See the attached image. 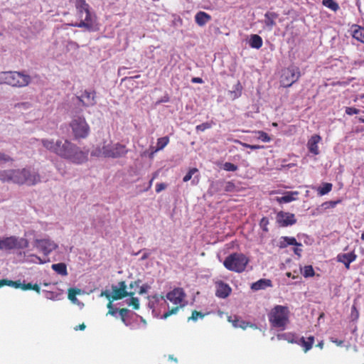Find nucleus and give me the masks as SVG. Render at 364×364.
I'll return each instance as SVG.
<instances>
[{
  "mask_svg": "<svg viewBox=\"0 0 364 364\" xmlns=\"http://www.w3.org/2000/svg\"><path fill=\"white\" fill-rule=\"evenodd\" d=\"M211 127H212V122H204L199 125H197L196 127V129L198 132H203L205 129L211 128Z\"/></svg>",
  "mask_w": 364,
  "mask_h": 364,
  "instance_id": "40",
  "label": "nucleus"
},
{
  "mask_svg": "<svg viewBox=\"0 0 364 364\" xmlns=\"http://www.w3.org/2000/svg\"><path fill=\"white\" fill-rule=\"evenodd\" d=\"M268 225H269L268 218L266 217H263L259 222L260 228L262 229L263 231L267 232L268 231V228H267Z\"/></svg>",
  "mask_w": 364,
  "mask_h": 364,
  "instance_id": "45",
  "label": "nucleus"
},
{
  "mask_svg": "<svg viewBox=\"0 0 364 364\" xmlns=\"http://www.w3.org/2000/svg\"><path fill=\"white\" fill-rule=\"evenodd\" d=\"M282 240L279 246L281 248L286 247L288 245L301 246V244L299 243L293 237H282Z\"/></svg>",
  "mask_w": 364,
  "mask_h": 364,
  "instance_id": "25",
  "label": "nucleus"
},
{
  "mask_svg": "<svg viewBox=\"0 0 364 364\" xmlns=\"http://www.w3.org/2000/svg\"><path fill=\"white\" fill-rule=\"evenodd\" d=\"M80 290L77 289H70L68 290V299L72 301H75L77 300L76 295L80 293Z\"/></svg>",
  "mask_w": 364,
  "mask_h": 364,
  "instance_id": "38",
  "label": "nucleus"
},
{
  "mask_svg": "<svg viewBox=\"0 0 364 364\" xmlns=\"http://www.w3.org/2000/svg\"><path fill=\"white\" fill-rule=\"evenodd\" d=\"M21 289L24 291L33 290V291H36L38 294H39L41 292V288L37 284H32L31 283L23 284L22 287H21Z\"/></svg>",
  "mask_w": 364,
  "mask_h": 364,
  "instance_id": "33",
  "label": "nucleus"
},
{
  "mask_svg": "<svg viewBox=\"0 0 364 364\" xmlns=\"http://www.w3.org/2000/svg\"><path fill=\"white\" fill-rule=\"evenodd\" d=\"M359 318V311L354 304L351 307L350 318L352 321H357Z\"/></svg>",
  "mask_w": 364,
  "mask_h": 364,
  "instance_id": "39",
  "label": "nucleus"
},
{
  "mask_svg": "<svg viewBox=\"0 0 364 364\" xmlns=\"http://www.w3.org/2000/svg\"><path fill=\"white\" fill-rule=\"evenodd\" d=\"M223 188L225 192L233 193L237 191V186L232 181H226L223 183Z\"/></svg>",
  "mask_w": 364,
  "mask_h": 364,
  "instance_id": "35",
  "label": "nucleus"
},
{
  "mask_svg": "<svg viewBox=\"0 0 364 364\" xmlns=\"http://www.w3.org/2000/svg\"><path fill=\"white\" fill-rule=\"evenodd\" d=\"M283 337L285 338L288 341V342L291 343H299V341L296 339V337L294 334L288 333V334H283Z\"/></svg>",
  "mask_w": 364,
  "mask_h": 364,
  "instance_id": "44",
  "label": "nucleus"
},
{
  "mask_svg": "<svg viewBox=\"0 0 364 364\" xmlns=\"http://www.w3.org/2000/svg\"><path fill=\"white\" fill-rule=\"evenodd\" d=\"M301 246H296L294 248V252L298 255L299 257L301 256V253L302 252V250L301 248L300 247Z\"/></svg>",
  "mask_w": 364,
  "mask_h": 364,
  "instance_id": "55",
  "label": "nucleus"
},
{
  "mask_svg": "<svg viewBox=\"0 0 364 364\" xmlns=\"http://www.w3.org/2000/svg\"><path fill=\"white\" fill-rule=\"evenodd\" d=\"M191 82H192L193 83H200V84H201V83H203V79H202V78H200V77H193V78L191 79Z\"/></svg>",
  "mask_w": 364,
  "mask_h": 364,
  "instance_id": "56",
  "label": "nucleus"
},
{
  "mask_svg": "<svg viewBox=\"0 0 364 364\" xmlns=\"http://www.w3.org/2000/svg\"><path fill=\"white\" fill-rule=\"evenodd\" d=\"M85 323H81L78 326H76L74 329L75 331H78V330H80V331H83L85 328Z\"/></svg>",
  "mask_w": 364,
  "mask_h": 364,
  "instance_id": "57",
  "label": "nucleus"
},
{
  "mask_svg": "<svg viewBox=\"0 0 364 364\" xmlns=\"http://www.w3.org/2000/svg\"><path fill=\"white\" fill-rule=\"evenodd\" d=\"M113 295L112 296V300L122 299L127 296H134L135 291L128 292L127 291V284L124 281L119 282V287L112 286Z\"/></svg>",
  "mask_w": 364,
  "mask_h": 364,
  "instance_id": "13",
  "label": "nucleus"
},
{
  "mask_svg": "<svg viewBox=\"0 0 364 364\" xmlns=\"http://www.w3.org/2000/svg\"><path fill=\"white\" fill-rule=\"evenodd\" d=\"M204 315L196 310L193 311L191 316L188 318V320L197 321L198 317L203 318Z\"/></svg>",
  "mask_w": 364,
  "mask_h": 364,
  "instance_id": "48",
  "label": "nucleus"
},
{
  "mask_svg": "<svg viewBox=\"0 0 364 364\" xmlns=\"http://www.w3.org/2000/svg\"><path fill=\"white\" fill-rule=\"evenodd\" d=\"M148 288H149L148 285H143V286L140 287L138 293L139 294H144L146 293Z\"/></svg>",
  "mask_w": 364,
  "mask_h": 364,
  "instance_id": "53",
  "label": "nucleus"
},
{
  "mask_svg": "<svg viewBox=\"0 0 364 364\" xmlns=\"http://www.w3.org/2000/svg\"><path fill=\"white\" fill-rule=\"evenodd\" d=\"M211 20V16L204 11H198L195 16L196 23L199 26H205L208 22Z\"/></svg>",
  "mask_w": 364,
  "mask_h": 364,
  "instance_id": "20",
  "label": "nucleus"
},
{
  "mask_svg": "<svg viewBox=\"0 0 364 364\" xmlns=\"http://www.w3.org/2000/svg\"><path fill=\"white\" fill-rule=\"evenodd\" d=\"M331 341L334 343H336L337 346H342L343 343V341H341V340H338V339H335L333 340V338L331 339Z\"/></svg>",
  "mask_w": 364,
  "mask_h": 364,
  "instance_id": "59",
  "label": "nucleus"
},
{
  "mask_svg": "<svg viewBox=\"0 0 364 364\" xmlns=\"http://www.w3.org/2000/svg\"><path fill=\"white\" fill-rule=\"evenodd\" d=\"M76 9L80 22L72 23L73 27L83 28L89 31L97 30L96 16L90 11V6L85 0H77Z\"/></svg>",
  "mask_w": 364,
  "mask_h": 364,
  "instance_id": "2",
  "label": "nucleus"
},
{
  "mask_svg": "<svg viewBox=\"0 0 364 364\" xmlns=\"http://www.w3.org/2000/svg\"><path fill=\"white\" fill-rule=\"evenodd\" d=\"M323 345H324V343L323 341H320L317 345L316 346L318 347L319 348H323Z\"/></svg>",
  "mask_w": 364,
  "mask_h": 364,
  "instance_id": "62",
  "label": "nucleus"
},
{
  "mask_svg": "<svg viewBox=\"0 0 364 364\" xmlns=\"http://www.w3.org/2000/svg\"><path fill=\"white\" fill-rule=\"evenodd\" d=\"M41 182V176L36 172H31L28 170V174L26 176L25 183L28 186H34Z\"/></svg>",
  "mask_w": 364,
  "mask_h": 364,
  "instance_id": "22",
  "label": "nucleus"
},
{
  "mask_svg": "<svg viewBox=\"0 0 364 364\" xmlns=\"http://www.w3.org/2000/svg\"><path fill=\"white\" fill-rule=\"evenodd\" d=\"M140 283H141V280L140 279H138L136 281L132 282L129 284V288L130 289H133V288H135V287H139Z\"/></svg>",
  "mask_w": 364,
  "mask_h": 364,
  "instance_id": "54",
  "label": "nucleus"
},
{
  "mask_svg": "<svg viewBox=\"0 0 364 364\" xmlns=\"http://www.w3.org/2000/svg\"><path fill=\"white\" fill-rule=\"evenodd\" d=\"M1 282H4V286L7 285L10 287H13L14 288H21L22 287V284H21L20 281H12L9 279H1Z\"/></svg>",
  "mask_w": 364,
  "mask_h": 364,
  "instance_id": "36",
  "label": "nucleus"
},
{
  "mask_svg": "<svg viewBox=\"0 0 364 364\" xmlns=\"http://www.w3.org/2000/svg\"><path fill=\"white\" fill-rule=\"evenodd\" d=\"M169 143L168 136H164L157 139L156 151L162 150Z\"/></svg>",
  "mask_w": 364,
  "mask_h": 364,
  "instance_id": "31",
  "label": "nucleus"
},
{
  "mask_svg": "<svg viewBox=\"0 0 364 364\" xmlns=\"http://www.w3.org/2000/svg\"><path fill=\"white\" fill-rule=\"evenodd\" d=\"M314 343V337L313 336H310L306 338L301 337L299 340L298 344L300 345L303 348L304 351L306 353L312 348Z\"/></svg>",
  "mask_w": 364,
  "mask_h": 364,
  "instance_id": "21",
  "label": "nucleus"
},
{
  "mask_svg": "<svg viewBox=\"0 0 364 364\" xmlns=\"http://www.w3.org/2000/svg\"><path fill=\"white\" fill-rule=\"evenodd\" d=\"M272 281L267 279H260L259 280L254 282L251 285V289L254 291L260 289H265L267 287H272Z\"/></svg>",
  "mask_w": 364,
  "mask_h": 364,
  "instance_id": "19",
  "label": "nucleus"
},
{
  "mask_svg": "<svg viewBox=\"0 0 364 364\" xmlns=\"http://www.w3.org/2000/svg\"><path fill=\"white\" fill-rule=\"evenodd\" d=\"M129 312V310L127 309H120L119 310V314L121 316V319L122 321V322L125 323L126 322V316H127V314Z\"/></svg>",
  "mask_w": 364,
  "mask_h": 364,
  "instance_id": "50",
  "label": "nucleus"
},
{
  "mask_svg": "<svg viewBox=\"0 0 364 364\" xmlns=\"http://www.w3.org/2000/svg\"><path fill=\"white\" fill-rule=\"evenodd\" d=\"M257 134H258V139L264 142H269L271 141V137L266 132L263 131H258L257 132Z\"/></svg>",
  "mask_w": 364,
  "mask_h": 364,
  "instance_id": "37",
  "label": "nucleus"
},
{
  "mask_svg": "<svg viewBox=\"0 0 364 364\" xmlns=\"http://www.w3.org/2000/svg\"><path fill=\"white\" fill-rule=\"evenodd\" d=\"M28 174V169H12V182L17 184H24L26 176Z\"/></svg>",
  "mask_w": 364,
  "mask_h": 364,
  "instance_id": "16",
  "label": "nucleus"
},
{
  "mask_svg": "<svg viewBox=\"0 0 364 364\" xmlns=\"http://www.w3.org/2000/svg\"><path fill=\"white\" fill-rule=\"evenodd\" d=\"M276 219L281 227H287L296 223L294 214L288 212L279 211L277 214Z\"/></svg>",
  "mask_w": 364,
  "mask_h": 364,
  "instance_id": "12",
  "label": "nucleus"
},
{
  "mask_svg": "<svg viewBox=\"0 0 364 364\" xmlns=\"http://www.w3.org/2000/svg\"><path fill=\"white\" fill-rule=\"evenodd\" d=\"M289 311L288 307L282 305L275 306L268 314L271 326L280 330L285 329L289 321Z\"/></svg>",
  "mask_w": 364,
  "mask_h": 364,
  "instance_id": "4",
  "label": "nucleus"
},
{
  "mask_svg": "<svg viewBox=\"0 0 364 364\" xmlns=\"http://www.w3.org/2000/svg\"><path fill=\"white\" fill-rule=\"evenodd\" d=\"M149 253H148V252H145V253H144V255H142V257H141V259H142V260H144V259H146L149 258Z\"/></svg>",
  "mask_w": 364,
  "mask_h": 364,
  "instance_id": "61",
  "label": "nucleus"
},
{
  "mask_svg": "<svg viewBox=\"0 0 364 364\" xmlns=\"http://www.w3.org/2000/svg\"><path fill=\"white\" fill-rule=\"evenodd\" d=\"M264 23L265 25L272 28L274 26L276 25L275 20L278 18V14L275 12H267L264 14Z\"/></svg>",
  "mask_w": 364,
  "mask_h": 364,
  "instance_id": "23",
  "label": "nucleus"
},
{
  "mask_svg": "<svg viewBox=\"0 0 364 364\" xmlns=\"http://www.w3.org/2000/svg\"><path fill=\"white\" fill-rule=\"evenodd\" d=\"M336 258L338 262L345 265L346 269H349L350 263L356 259L357 255L354 252H350L348 253L338 254Z\"/></svg>",
  "mask_w": 364,
  "mask_h": 364,
  "instance_id": "17",
  "label": "nucleus"
},
{
  "mask_svg": "<svg viewBox=\"0 0 364 364\" xmlns=\"http://www.w3.org/2000/svg\"><path fill=\"white\" fill-rule=\"evenodd\" d=\"M198 168H191V169L188 171V172L186 174V176L183 177V181L184 182H187V181H190V180L191 179V178H192L193 175L194 173H196V172H198Z\"/></svg>",
  "mask_w": 364,
  "mask_h": 364,
  "instance_id": "41",
  "label": "nucleus"
},
{
  "mask_svg": "<svg viewBox=\"0 0 364 364\" xmlns=\"http://www.w3.org/2000/svg\"><path fill=\"white\" fill-rule=\"evenodd\" d=\"M301 77L300 69L295 65H290L282 69L280 84L284 87H289L297 82Z\"/></svg>",
  "mask_w": 364,
  "mask_h": 364,
  "instance_id": "9",
  "label": "nucleus"
},
{
  "mask_svg": "<svg viewBox=\"0 0 364 364\" xmlns=\"http://www.w3.org/2000/svg\"><path fill=\"white\" fill-rule=\"evenodd\" d=\"M51 268L58 274L62 276L68 275L67 267L65 263H57L52 264Z\"/></svg>",
  "mask_w": 364,
  "mask_h": 364,
  "instance_id": "27",
  "label": "nucleus"
},
{
  "mask_svg": "<svg viewBox=\"0 0 364 364\" xmlns=\"http://www.w3.org/2000/svg\"><path fill=\"white\" fill-rule=\"evenodd\" d=\"M156 178V175H154L152 178L149 181V188H151V186H152V183L154 180V178Z\"/></svg>",
  "mask_w": 364,
  "mask_h": 364,
  "instance_id": "63",
  "label": "nucleus"
},
{
  "mask_svg": "<svg viewBox=\"0 0 364 364\" xmlns=\"http://www.w3.org/2000/svg\"><path fill=\"white\" fill-rule=\"evenodd\" d=\"M28 246V241L25 238H18L15 236L0 239V250H11L14 249H23Z\"/></svg>",
  "mask_w": 364,
  "mask_h": 364,
  "instance_id": "10",
  "label": "nucleus"
},
{
  "mask_svg": "<svg viewBox=\"0 0 364 364\" xmlns=\"http://www.w3.org/2000/svg\"><path fill=\"white\" fill-rule=\"evenodd\" d=\"M358 119L360 122L364 123V117L363 116L358 117Z\"/></svg>",
  "mask_w": 364,
  "mask_h": 364,
  "instance_id": "64",
  "label": "nucleus"
},
{
  "mask_svg": "<svg viewBox=\"0 0 364 364\" xmlns=\"http://www.w3.org/2000/svg\"><path fill=\"white\" fill-rule=\"evenodd\" d=\"M237 142H239L243 147L249 148V149H253V150L261 149L264 148V146H261V145H251V144H247V143H244V142H241V141H237Z\"/></svg>",
  "mask_w": 364,
  "mask_h": 364,
  "instance_id": "47",
  "label": "nucleus"
},
{
  "mask_svg": "<svg viewBox=\"0 0 364 364\" xmlns=\"http://www.w3.org/2000/svg\"><path fill=\"white\" fill-rule=\"evenodd\" d=\"M13 161L12 158H11L9 156L0 152V161L8 162V161Z\"/></svg>",
  "mask_w": 364,
  "mask_h": 364,
  "instance_id": "51",
  "label": "nucleus"
},
{
  "mask_svg": "<svg viewBox=\"0 0 364 364\" xmlns=\"http://www.w3.org/2000/svg\"><path fill=\"white\" fill-rule=\"evenodd\" d=\"M132 298L130 299V301L128 303L129 306H132L134 309H139V299L136 297H134L133 296H131Z\"/></svg>",
  "mask_w": 364,
  "mask_h": 364,
  "instance_id": "42",
  "label": "nucleus"
},
{
  "mask_svg": "<svg viewBox=\"0 0 364 364\" xmlns=\"http://www.w3.org/2000/svg\"><path fill=\"white\" fill-rule=\"evenodd\" d=\"M166 186H167L166 184H165L164 183H157L156 186V192L160 193L163 190L166 189Z\"/></svg>",
  "mask_w": 364,
  "mask_h": 364,
  "instance_id": "52",
  "label": "nucleus"
},
{
  "mask_svg": "<svg viewBox=\"0 0 364 364\" xmlns=\"http://www.w3.org/2000/svg\"><path fill=\"white\" fill-rule=\"evenodd\" d=\"M185 296L186 294L182 288H175L173 290L168 292L166 294V298L171 302L175 304L176 306L164 313L162 317L164 318H167L168 316L173 314H176L179 310L180 307L183 306L182 302L184 300Z\"/></svg>",
  "mask_w": 364,
  "mask_h": 364,
  "instance_id": "8",
  "label": "nucleus"
},
{
  "mask_svg": "<svg viewBox=\"0 0 364 364\" xmlns=\"http://www.w3.org/2000/svg\"><path fill=\"white\" fill-rule=\"evenodd\" d=\"M345 112L348 115L357 114L360 112V110L355 107H346L345 108Z\"/></svg>",
  "mask_w": 364,
  "mask_h": 364,
  "instance_id": "46",
  "label": "nucleus"
},
{
  "mask_svg": "<svg viewBox=\"0 0 364 364\" xmlns=\"http://www.w3.org/2000/svg\"><path fill=\"white\" fill-rule=\"evenodd\" d=\"M263 44L262 38L257 34L251 35L249 45L251 48L259 49Z\"/></svg>",
  "mask_w": 364,
  "mask_h": 364,
  "instance_id": "24",
  "label": "nucleus"
},
{
  "mask_svg": "<svg viewBox=\"0 0 364 364\" xmlns=\"http://www.w3.org/2000/svg\"><path fill=\"white\" fill-rule=\"evenodd\" d=\"M41 141L49 151L74 164H81L88 159V151L81 150L76 144L68 139L54 141L53 139H43Z\"/></svg>",
  "mask_w": 364,
  "mask_h": 364,
  "instance_id": "1",
  "label": "nucleus"
},
{
  "mask_svg": "<svg viewBox=\"0 0 364 364\" xmlns=\"http://www.w3.org/2000/svg\"><path fill=\"white\" fill-rule=\"evenodd\" d=\"M101 296H106L109 299L110 298V294H109V293L107 291H102L101 293Z\"/></svg>",
  "mask_w": 364,
  "mask_h": 364,
  "instance_id": "60",
  "label": "nucleus"
},
{
  "mask_svg": "<svg viewBox=\"0 0 364 364\" xmlns=\"http://www.w3.org/2000/svg\"><path fill=\"white\" fill-rule=\"evenodd\" d=\"M322 4L333 11H337L339 9L338 4L334 0H322Z\"/></svg>",
  "mask_w": 364,
  "mask_h": 364,
  "instance_id": "29",
  "label": "nucleus"
},
{
  "mask_svg": "<svg viewBox=\"0 0 364 364\" xmlns=\"http://www.w3.org/2000/svg\"><path fill=\"white\" fill-rule=\"evenodd\" d=\"M321 138L319 135L315 134L313 135L309 140L308 141V149L309 151L315 155H318L319 154V150L318 147V144L321 141Z\"/></svg>",
  "mask_w": 364,
  "mask_h": 364,
  "instance_id": "18",
  "label": "nucleus"
},
{
  "mask_svg": "<svg viewBox=\"0 0 364 364\" xmlns=\"http://www.w3.org/2000/svg\"><path fill=\"white\" fill-rule=\"evenodd\" d=\"M168 101H169V97H168V96L166 95V96H164L163 98H161L160 100H159L157 102V103L159 104V103H162V102H167Z\"/></svg>",
  "mask_w": 364,
  "mask_h": 364,
  "instance_id": "58",
  "label": "nucleus"
},
{
  "mask_svg": "<svg viewBox=\"0 0 364 364\" xmlns=\"http://www.w3.org/2000/svg\"><path fill=\"white\" fill-rule=\"evenodd\" d=\"M249 262V258L244 254L234 252L225 259L223 265L230 271L241 273L245 270Z\"/></svg>",
  "mask_w": 364,
  "mask_h": 364,
  "instance_id": "5",
  "label": "nucleus"
},
{
  "mask_svg": "<svg viewBox=\"0 0 364 364\" xmlns=\"http://www.w3.org/2000/svg\"><path fill=\"white\" fill-rule=\"evenodd\" d=\"M354 27L353 37L358 41L364 43V28L357 25H355Z\"/></svg>",
  "mask_w": 364,
  "mask_h": 364,
  "instance_id": "26",
  "label": "nucleus"
},
{
  "mask_svg": "<svg viewBox=\"0 0 364 364\" xmlns=\"http://www.w3.org/2000/svg\"><path fill=\"white\" fill-rule=\"evenodd\" d=\"M332 184L330 183H323L322 187L318 189V193L320 196H323L328 193L332 190Z\"/></svg>",
  "mask_w": 364,
  "mask_h": 364,
  "instance_id": "34",
  "label": "nucleus"
},
{
  "mask_svg": "<svg viewBox=\"0 0 364 364\" xmlns=\"http://www.w3.org/2000/svg\"><path fill=\"white\" fill-rule=\"evenodd\" d=\"M107 307L109 309L107 314H109V315H112V316H115L117 312L119 311V310L117 309H114L113 308V305L112 304V301H109L107 304Z\"/></svg>",
  "mask_w": 364,
  "mask_h": 364,
  "instance_id": "49",
  "label": "nucleus"
},
{
  "mask_svg": "<svg viewBox=\"0 0 364 364\" xmlns=\"http://www.w3.org/2000/svg\"><path fill=\"white\" fill-rule=\"evenodd\" d=\"M215 287V296L218 298L225 299L231 294V287L223 281L217 282Z\"/></svg>",
  "mask_w": 364,
  "mask_h": 364,
  "instance_id": "15",
  "label": "nucleus"
},
{
  "mask_svg": "<svg viewBox=\"0 0 364 364\" xmlns=\"http://www.w3.org/2000/svg\"><path fill=\"white\" fill-rule=\"evenodd\" d=\"M31 82V77L24 72H0V85L6 84L13 87H25Z\"/></svg>",
  "mask_w": 364,
  "mask_h": 364,
  "instance_id": "3",
  "label": "nucleus"
},
{
  "mask_svg": "<svg viewBox=\"0 0 364 364\" xmlns=\"http://www.w3.org/2000/svg\"><path fill=\"white\" fill-rule=\"evenodd\" d=\"M0 180L3 182L12 181V169L0 171Z\"/></svg>",
  "mask_w": 364,
  "mask_h": 364,
  "instance_id": "30",
  "label": "nucleus"
},
{
  "mask_svg": "<svg viewBox=\"0 0 364 364\" xmlns=\"http://www.w3.org/2000/svg\"><path fill=\"white\" fill-rule=\"evenodd\" d=\"M34 246L46 256L58 247V245L50 239H36L34 241Z\"/></svg>",
  "mask_w": 364,
  "mask_h": 364,
  "instance_id": "11",
  "label": "nucleus"
},
{
  "mask_svg": "<svg viewBox=\"0 0 364 364\" xmlns=\"http://www.w3.org/2000/svg\"><path fill=\"white\" fill-rule=\"evenodd\" d=\"M128 152L126 146L120 143H117L113 146H103L99 150H96L93 154L97 156H104L107 158H119L124 156Z\"/></svg>",
  "mask_w": 364,
  "mask_h": 364,
  "instance_id": "7",
  "label": "nucleus"
},
{
  "mask_svg": "<svg viewBox=\"0 0 364 364\" xmlns=\"http://www.w3.org/2000/svg\"><path fill=\"white\" fill-rule=\"evenodd\" d=\"M70 127L76 139H85L90 134V128L84 117L75 116L70 123Z\"/></svg>",
  "mask_w": 364,
  "mask_h": 364,
  "instance_id": "6",
  "label": "nucleus"
},
{
  "mask_svg": "<svg viewBox=\"0 0 364 364\" xmlns=\"http://www.w3.org/2000/svg\"><path fill=\"white\" fill-rule=\"evenodd\" d=\"M298 192H288L284 196L282 197H279L277 198V200L279 203H289L295 200L294 195H297Z\"/></svg>",
  "mask_w": 364,
  "mask_h": 364,
  "instance_id": "28",
  "label": "nucleus"
},
{
  "mask_svg": "<svg viewBox=\"0 0 364 364\" xmlns=\"http://www.w3.org/2000/svg\"><path fill=\"white\" fill-rule=\"evenodd\" d=\"M96 92L95 91L84 90L80 96L77 97L79 101L84 107H92L96 104Z\"/></svg>",
  "mask_w": 364,
  "mask_h": 364,
  "instance_id": "14",
  "label": "nucleus"
},
{
  "mask_svg": "<svg viewBox=\"0 0 364 364\" xmlns=\"http://www.w3.org/2000/svg\"><path fill=\"white\" fill-rule=\"evenodd\" d=\"M223 169L227 171H235L237 170V166L230 162H225L223 164Z\"/></svg>",
  "mask_w": 364,
  "mask_h": 364,
  "instance_id": "43",
  "label": "nucleus"
},
{
  "mask_svg": "<svg viewBox=\"0 0 364 364\" xmlns=\"http://www.w3.org/2000/svg\"><path fill=\"white\" fill-rule=\"evenodd\" d=\"M303 276L306 278L314 277L315 274L314 269L311 265H306L301 269Z\"/></svg>",
  "mask_w": 364,
  "mask_h": 364,
  "instance_id": "32",
  "label": "nucleus"
}]
</instances>
